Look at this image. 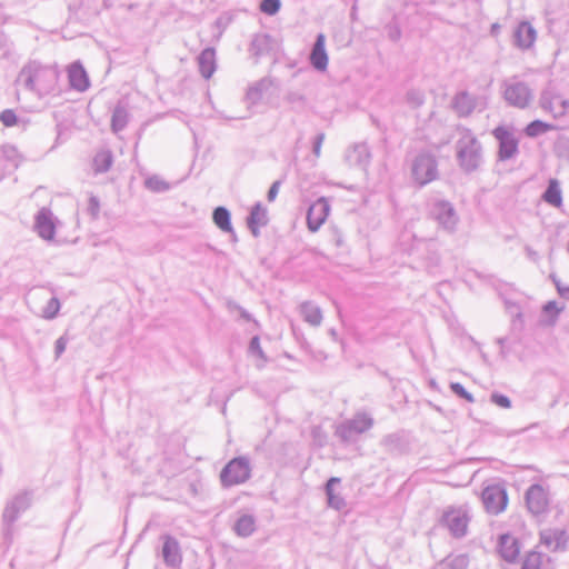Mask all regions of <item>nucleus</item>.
<instances>
[{
    "label": "nucleus",
    "instance_id": "obj_12",
    "mask_svg": "<svg viewBox=\"0 0 569 569\" xmlns=\"http://www.w3.org/2000/svg\"><path fill=\"white\" fill-rule=\"evenodd\" d=\"M469 518L461 509L451 508L447 510L441 519V522L451 535L456 538H461L467 533Z\"/></svg>",
    "mask_w": 569,
    "mask_h": 569
},
{
    "label": "nucleus",
    "instance_id": "obj_17",
    "mask_svg": "<svg viewBox=\"0 0 569 569\" xmlns=\"http://www.w3.org/2000/svg\"><path fill=\"white\" fill-rule=\"evenodd\" d=\"M273 81L269 77L261 78L260 80L250 84L247 89L244 100L248 103V107H252L258 104L264 93L272 87Z\"/></svg>",
    "mask_w": 569,
    "mask_h": 569
},
{
    "label": "nucleus",
    "instance_id": "obj_46",
    "mask_svg": "<svg viewBox=\"0 0 569 569\" xmlns=\"http://www.w3.org/2000/svg\"><path fill=\"white\" fill-rule=\"evenodd\" d=\"M469 563L468 557L466 555L456 556L450 560L451 569H467Z\"/></svg>",
    "mask_w": 569,
    "mask_h": 569
},
{
    "label": "nucleus",
    "instance_id": "obj_11",
    "mask_svg": "<svg viewBox=\"0 0 569 569\" xmlns=\"http://www.w3.org/2000/svg\"><path fill=\"white\" fill-rule=\"evenodd\" d=\"M499 143L498 158L501 161L512 159L518 153L519 141L511 129L499 126L492 131Z\"/></svg>",
    "mask_w": 569,
    "mask_h": 569
},
{
    "label": "nucleus",
    "instance_id": "obj_21",
    "mask_svg": "<svg viewBox=\"0 0 569 569\" xmlns=\"http://www.w3.org/2000/svg\"><path fill=\"white\" fill-rule=\"evenodd\" d=\"M248 228L254 237L260 234L259 228L264 227L268 223V212L267 209L260 203L257 202L251 211L249 217L247 218Z\"/></svg>",
    "mask_w": 569,
    "mask_h": 569
},
{
    "label": "nucleus",
    "instance_id": "obj_1",
    "mask_svg": "<svg viewBox=\"0 0 569 569\" xmlns=\"http://www.w3.org/2000/svg\"><path fill=\"white\" fill-rule=\"evenodd\" d=\"M460 137L456 142L457 159L465 172L476 171L482 162V147L469 129H459Z\"/></svg>",
    "mask_w": 569,
    "mask_h": 569
},
{
    "label": "nucleus",
    "instance_id": "obj_54",
    "mask_svg": "<svg viewBox=\"0 0 569 569\" xmlns=\"http://www.w3.org/2000/svg\"><path fill=\"white\" fill-rule=\"evenodd\" d=\"M280 184H281V182L279 180L274 181L271 184V187H270V189L268 190V193H267L268 201L271 202V201H273L277 198Z\"/></svg>",
    "mask_w": 569,
    "mask_h": 569
},
{
    "label": "nucleus",
    "instance_id": "obj_23",
    "mask_svg": "<svg viewBox=\"0 0 569 569\" xmlns=\"http://www.w3.org/2000/svg\"><path fill=\"white\" fill-rule=\"evenodd\" d=\"M198 66L199 71L204 79L211 78L217 69L216 50L213 48H206L202 50L198 57Z\"/></svg>",
    "mask_w": 569,
    "mask_h": 569
},
{
    "label": "nucleus",
    "instance_id": "obj_44",
    "mask_svg": "<svg viewBox=\"0 0 569 569\" xmlns=\"http://www.w3.org/2000/svg\"><path fill=\"white\" fill-rule=\"evenodd\" d=\"M490 401L505 409L511 408V400L502 393L492 392L490 396Z\"/></svg>",
    "mask_w": 569,
    "mask_h": 569
},
{
    "label": "nucleus",
    "instance_id": "obj_29",
    "mask_svg": "<svg viewBox=\"0 0 569 569\" xmlns=\"http://www.w3.org/2000/svg\"><path fill=\"white\" fill-rule=\"evenodd\" d=\"M271 42L269 34L257 33L251 40L249 51L253 57L259 58L271 49Z\"/></svg>",
    "mask_w": 569,
    "mask_h": 569
},
{
    "label": "nucleus",
    "instance_id": "obj_24",
    "mask_svg": "<svg viewBox=\"0 0 569 569\" xmlns=\"http://www.w3.org/2000/svg\"><path fill=\"white\" fill-rule=\"evenodd\" d=\"M341 479L338 477H331L326 483V496L328 506L336 510H341L346 507V501L343 497L336 490V487L339 486Z\"/></svg>",
    "mask_w": 569,
    "mask_h": 569
},
{
    "label": "nucleus",
    "instance_id": "obj_55",
    "mask_svg": "<svg viewBox=\"0 0 569 569\" xmlns=\"http://www.w3.org/2000/svg\"><path fill=\"white\" fill-rule=\"evenodd\" d=\"M560 310L561 309L557 307V303L555 301H549L543 306V311L546 313H553V316H558Z\"/></svg>",
    "mask_w": 569,
    "mask_h": 569
},
{
    "label": "nucleus",
    "instance_id": "obj_30",
    "mask_svg": "<svg viewBox=\"0 0 569 569\" xmlns=\"http://www.w3.org/2000/svg\"><path fill=\"white\" fill-rule=\"evenodd\" d=\"M542 199L550 206L560 208L562 206V193L560 183L557 179H550Z\"/></svg>",
    "mask_w": 569,
    "mask_h": 569
},
{
    "label": "nucleus",
    "instance_id": "obj_53",
    "mask_svg": "<svg viewBox=\"0 0 569 569\" xmlns=\"http://www.w3.org/2000/svg\"><path fill=\"white\" fill-rule=\"evenodd\" d=\"M407 97L408 100L417 107L423 103V96L418 91H410Z\"/></svg>",
    "mask_w": 569,
    "mask_h": 569
},
{
    "label": "nucleus",
    "instance_id": "obj_5",
    "mask_svg": "<svg viewBox=\"0 0 569 569\" xmlns=\"http://www.w3.org/2000/svg\"><path fill=\"white\" fill-rule=\"evenodd\" d=\"M429 214L447 232L453 233L456 231L459 217L451 202L442 199L430 201Z\"/></svg>",
    "mask_w": 569,
    "mask_h": 569
},
{
    "label": "nucleus",
    "instance_id": "obj_20",
    "mask_svg": "<svg viewBox=\"0 0 569 569\" xmlns=\"http://www.w3.org/2000/svg\"><path fill=\"white\" fill-rule=\"evenodd\" d=\"M541 543L550 548L552 551L565 549L568 542V535L565 530L550 529L545 530L540 535Z\"/></svg>",
    "mask_w": 569,
    "mask_h": 569
},
{
    "label": "nucleus",
    "instance_id": "obj_37",
    "mask_svg": "<svg viewBox=\"0 0 569 569\" xmlns=\"http://www.w3.org/2000/svg\"><path fill=\"white\" fill-rule=\"evenodd\" d=\"M146 187L153 192H163L169 189V183L158 176H151L144 181Z\"/></svg>",
    "mask_w": 569,
    "mask_h": 569
},
{
    "label": "nucleus",
    "instance_id": "obj_31",
    "mask_svg": "<svg viewBox=\"0 0 569 569\" xmlns=\"http://www.w3.org/2000/svg\"><path fill=\"white\" fill-rule=\"evenodd\" d=\"M233 530L237 536L247 538L256 530V519L252 515L240 516L233 525Z\"/></svg>",
    "mask_w": 569,
    "mask_h": 569
},
{
    "label": "nucleus",
    "instance_id": "obj_13",
    "mask_svg": "<svg viewBox=\"0 0 569 569\" xmlns=\"http://www.w3.org/2000/svg\"><path fill=\"white\" fill-rule=\"evenodd\" d=\"M526 503L533 515H541L547 511L549 499L547 491L541 485L535 483L526 491Z\"/></svg>",
    "mask_w": 569,
    "mask_h": 569
},
{
    "label": "nucleus",
    "instance_id": "obj_38",
    "mask_svg": "<svg viewBox=\"0 0 569 569\" xmlns=\"http://www.w3.org/2000/svg\"><path fill=\"white\" fill-rule=\"evenodd\" d=\"M542 565V555L536 551L529 552L521 566V569H540Z\"/></svg>",
    "mask_w": 569,
    "mask_h": 569
},
{
    "label": "nucleus",
    "instance_id": "obj_18",
    "mask_svg": "<svg viewBox=\"0 0 569 569\" xmlns=\"http://www.w3.org/2000/svg\"><path fill=\"white\" fill-rule=\"evenodd\" d=\"M68 78L72 89L83 92L89 86L88 74L80 62H73L68 69Z\"/></svg>",
    "mask_w": 569,
    "mask_h": 569
},
{
    "label": "nucleus",
    "instance_id": "obj_45",
    "mask_svg": "<svg viewBox=\"0 0 569 569\" xmlns=\"http://www.w3.org/2000/svg\"><path fill=\"white\" fill-rule=\"evenodd\" d=\"M286 101L292 106L303 107L305 106V96L298 91H290L286 96Z\"/></svg>",
    "mask_w": 569,
    "mask_h": 569
},
{
    "label": "nucleus",
    "instance_id": "obj_40",
    "mask_svg": "<svg viewBox=\"0 0 569 569\" xmlns=\"http://www.w3.org/2000/svg\"><path fill=\"white\" fill-rule=\"evenodd\" d=\"M40 78L48 79L49 86L44 88V91L49 92L51 87L54 86L58 80V72L54 69H50V68H42V69L38 68V80Z\"/></svg>",
    "mask_w": 569,
    "mask_h": 569
},
{
    "label": "nucleus",
    "instance_id": "obj_51",
    "mask_svg": "<svg viewBox=\"0 0 569 569\" xmlns=\"http://www.w3.org/2000/svg\"><path fill=\"white\" fill-rule=\"evenodd\" d=\"M68 339L66 336H61L54 343V356L59 358L66 350Z\"/></svg>",
    "mask_w": 569,
    "mask_h": 569
},
{
    "label": "nucleus",
    "instance_id": "obj_49",
    "mask_svg": "<svg viewBox=\"0 0 569 569\" xmlns=\"http://www.w3.org/2000/svg\"><path fill=\"white\" fill-rule=\"evenodd\" d=\"M550 277L557 288L558 293L562 298L569 299V286H565L555 274H551Z\"/></svg>",
    "mask_w": 569,
    "mask_h": 569
},
{
    "label": "nucleus",
    "instance_id": "obj_28",
    "mask_svg": "<svg viewBox=\"0 0 569 569\" xmlns=\"http://www.w3.org/2000/svg\"><path fill=\"white\" fill-rule=\"evenodd\" d=\"M113 163V154L109 149L99 150L92 160V169L96 174L109 171Z\"/></svg>",
    "mask_w": 569,
    "mask_h": 569
},
{
    "label": "nucleus",
    "instance_id": "obj_15",
    "mask_svg": "<svg viewBox=\"0 0 569 569\" xmlns=\"http://www.w3.org/2000/svg\"><path fill=\"white\" fill-rule=\"evenodd\" d=\"M330 211V206L325 198L318 199L313 202L307 212V224L308 229L312 232L319 230V228L326 221Z\"/></svg>",
    "mask_w": 569,
    "mask_h": 569
},
{
    "label": "nucleus",
    "instance_id": "obj_10",
    "mask_svg": "<svg viewBox=\"0 0 569 569\" xmlns=\"http://www.w3.org/2000/svg\"><path fill=\"white\" fill-rule=\"evenodd\" d=\"M540 107L553 118L563 117L569 111V100L559 94L552 86L545 88L539 99Z\"/></svg>",
    "mask_w": 569,
    "mask_h": 569
},
{
    "label": "nucleus",
    "instance_id": "obj_35",
    "mask_svg": "<svg viewBox=\"0 0 569 569\" xmlns=\"http://www.w3.org/2000/svg\"><path fill=\"white\" fill-rule=\"evenodd\" d=\"M552 129H553L552 124H549L541 120H533L526 127L525 133L528 137L536 138V137H538L542 133H546L547 131H550Z\"/></svg>",
    "mask_w": 569,
    "mask_h": 569
},
{
    "label": "nucleus",
    "instance_id": "obj_47",
    "mask_svg": "<svg viewBox=\"0 0 569 569\" xmlns=\"http://www.w3.org/2000/svg\"><path fill=\"white\" fill-rule=\"evenodd\" d=\"M88 212L97 219L100 212V201L96 196H91L88 202Z\"/></svg>",
    "mask_w": 569,
    "mask_h": 569
},
{
    "label": "nucleus",
    "instance_id": "obj_14",
    "mask_svg": "<svg viewBox=\"0 0 569 569\" xmlns=\"http://www.w3.org/2000/svg\"><path fill=\"white\" fill-rule=\"evenodd\" d=\"M161 539L163 541L161 556L166 566L172 569L180 568L182 563V552L179 541L170 535H164Z\"/></svg>",
    "mask_w": 569,
    "mask_h": 569
},
{
    "label": "nucleus",
    "instance_id": "obj_42",
    "mask_svg": "<svg viewBox=\"0 0 569 569\" xmlns=\"http://www.w3.org/2000/svg\"><path fill=\"white\" fill-rule=\"evenodd\" d=\"M281 7L280 0H262L260 2V10L269 16L276 14Z\"/></svg>",
    "mask_w": 569,
    "mask_h": 569
},
{
    "label": "nucleus",
    "instance_id": "obj_26",
    "mask_svg": "<svg viewBox=\"0 0 569 569\" xmlns=\"http://www.w3.org/2000/svg\"><path fill=\"white\" fill-rule=\"evenodd\" d=\"M477 99L467 91L458 93L453 99V109L459 117L469 116L476 108Z\"/></svg>",
    "mask_w": 569,
    "mask_h": 569
},
{
    "label": "nucleus",
    "instance_id": "obj_58",
    "mask_svg": "<svg viewBox=\"0 0 569 569\" xmlns=\"http://www.w3.org/2000/svg\"><path fill=\"white\" fill-rule=\"evenodd\" d=\"M329 333H330V336H331L332 338H335V339H336V337H337V332H336V330H335V329H331V330L329 331Z\"/></svg>",
    "mask_w": 569,
    "mask_h": 569
},
{
    "label": "nucleus",
    "instance_id": "obj_2",
    "mask_svg": "<svg viewBox=\"0 0 569 569\" xmlns=\"http://www.w3.org/2000/svg\"><path fill=\"white\" fill-rule=\"evenodd\" d=\"M33 501V491L24 490L17 493L11 500L6 503L2 512V536L7 545L12 542L13 523L19 517L31 507Z\"/></svg>",
    "mask_w": 569,
    "mask_h": 569
},
{
    "label": "nucleus",
    "instance_id": "obj_27",
    "mask_svg": "<svg viewBox=\"0 0 569 569\" xmlns=\"http://www.w3.org/2000/svg\"><path fill=\"white\" fill-rule=\"evenodd\" d=\"M300 315L303 320L313 327H319L322 322V311L319 306L312 301H305L299 306Z\"/></svg>",
    "mask_w": 569,
    "mask_h": 569
},
{
    "label": "nucleus",
    "instance_id": "obj_33",
    "mask_svg": "<svg viewBox=\"0 0 569 569\" xmlns=\"http://www.w3.org/2000/svg\"><path fill=\"white\" fill-rule=\"evenodd\" d=\"M212 219L216 226L223 232L233 233V228L230 221V212L224 207H217L213 210Z\"/></svg>",
    "mask_w": 569,
    "mask_h": 569
},
{
    "label": "nucleus",
    "instance_id": "obj_25",
    "mask_svg": "<svg viewBox=\"0 0 569 569\" xmlns=\"http://www.w3.org/2000/svg\"><path fill=\"white\" fill-rule=\"evenodd\" d=\"M347 161L352 166L365 168L370 161L369 147L366 143H357L346 153Z\"/></svg>",
    "mask_w": 569,
    "mask_h": 569
},
{
    "label": "nucleus",
    "instance_id": "obj_8",
    "mask_svg": "<svg viewBox=\"0 0 569 569\" xmlns=\"http://www.w3.org/2000/svg\"><path fill=\"white\" fill-rule=\"evenodd\" d=\"M437 160L430 153L418 154L411 167L412 178L419 186H426L438 177Z\"/></svg>",
    "mask_w": 569,
    "mask_h": 569
},
{
    "label": "nucleus",
    "instance_id": "obj_22",
    "mask_svg": "<svg viewBox=\"0 0 569 569\" xmlns=\"http://www.w3.org/2000/svg\"><path fill=\"white\" fill-rule=\"evenodd\" d=\"M515 43L521 49L530 48L536 40V30L529 22H521L515 30Z\"/></svg>",
    "mask_w": 569,
    "mask_h": 569
},
{
    "label": "nucleus",
    "instance_id": "obj_16",
    "mask_svg": "<svg viewBox=\"0 0 569 569\" xmlns=\"http://www.w3.org/2000/svg\"><path fill=\"white\" fill-rule=\"evenodd\" d=\"M310 63L318 71H325L328 67V54L326 51V37L319 33L310 53Z\"/></svg>",
    "mask_w": 569,
    "mask_h": 569
},
{
    "label": "nucleus",
    "instance_id": "obj_19",
    "mask_svg": "<svg viewBox=\"0 0 569 569\" xmlns=\"http://www.w3.org/2000/svg\"><path fill=\"white\" fill-rule=\"evenodd\" d=\"M498 550L506 561L513 562L520 552L519 541L511 535H501L499 538Z\"/></svg>",
    "mask_w": 569,
    "mask_h": 569
},
{
    "label": "nucleus",
    "instance_id": "obj_4",
    "mask_svg": "<svg viewBox=\"0 0 569 569\" xmlns=\"http://www.w3.org/2000/svg\"><path fill=\"white\" fill-rule=\"evenodd\" d=\"M250 477V460L243 456L231 459L220 472V481L224 488L244 483Z\"/></svg>",
    "mask_w": 569,
    "mask_h": 569
},
{
    "label": "nucleus",
    "instance_id": "obj_32",
    "mask_svg": "<svg viewBox=\"0 0 569 569\" xmlns=\"http://www.w3.org/2000/svg\"><path fill=\"white\" fill-rule=\"evenodd\" d=\"M128 121H129V112H128L127 108L123 104L118 103L112 112L111 130L114 133L120 132L121 130H123L126 128V126L128 124Z\"/></svg>",
    "mask_w": 569,
    "mask_h": 569
},
{
    "label": "nucleus",
    "instance_id": "obj_52",
    "mask_svg": "<svg viewBox=\"0 0 569 569\" xmlns=\"http://www.w3.org/2000/svg\"><path fill=\"white\" fill-rule=\"evenodd\" d=\"M325 138H326L325 133L321 132V133L317 134V137L313 141L312 152L317 158L320 157L321 146H322Z\"/></svg>",
    "mask_w": 569,
    "mask_h": 569
},
{
    "label": "nucleus",
    "instance_id": "obj_50",
    "mask_svg": "<svg viewBox=\"0 0 569 569\" xmlns=\"http://www.w3.org/2000/svg\"><path fill=\"white\" fill-rule=\"evenodd\" d=\"M390 40L398 41L401 37V30L397 23H389L386 27Z\"/></svg>",
    "mask_w": 569,
    "mask_h": 569
},
{
    "label": "nucleus",
    "instance_id": "obj_9",
    "mask_svg": "<svg viewBox=\"0 0 569 569\" xmlns=\"http://www.w3.org/2000/svg\"><path fill=\"white\" fill-rule=\"evenodd\" d=\"M481 500L487 512L501 513L508 505V495L503 485L492 483L483 488Z\"/></svg>",
    "mask_w": 569,
    "mask_h": 569
},
{
    "label": "nucleus",
    "instance_id": "obj_56",
    "mask_svg": "<svg viewBox=\"0 0 569 569\" xmlns=\"http://www.w3.org/2000/svg\"><path fill=\"white\" fill-rule=\"evenodd\" d=\"M237 310L239 311V315L242 319H244L247 321L251 320V316L247 310H244L243 308H241L239 306L237 307Z\"/></svg>",
    "mask_w": 569,
    "mask_h": 569
},
{
    "label": "nucleus",
    "instance_id": "obj_36",
    "mask_svg": "<svg viewBox=\"0 0 569 569\" xmlns=\"http://www.w3.org/2000/svg\"><path fill=\"white\" fill-rule=\"evenodd\" d=\"M249 352L250 355L259 358L260 362L257 363L258 368H262L264 363L267 362V357L260 346V339L258 336H254L251 338L249 343Z\"/></svg>",
    "mask_w": 569,
    "mask_h": 569
},
{
    "label": "nucleus",
    "instance_id": "obj_7",
    "mask_svg": "<svg viewBox=\"0 0 569 569\" xmlns=\"http://www.w3.org/2000/svg\"><path fill=\"white\" fill-rule=\"evenodd\" d=\"M373 426V419L365 413L358 412L352 419L346 420L337 427L336 435L343 442H352L357 436L366 432Z\"/></svg>",
    "mask_w": 569,
    "mask_h": 569
},
{
    "label": "nucleus",
    "instance_id": "obj_48",
    "mask_svg": "<svg viewBox=\"0 0 569 569\" xmlns=\"http://www.w3.org/2000/svg\"><path fill=\"white\" fill-rule=\"evenodd\" d=\"M3 157L6 160L11 162L13 167H17L18 163L16 162V158L18 157V150L13 146H6L3 147Z\"/></svg>",
    "mask_w": 569,
    "mask_h": 569
},
{
    "label": "nucleus",
    "instance_id": "obj_3",
    "mask_svg": "<svg viewBox=\"0 0 569 569\" xmlns=\"http://www.w3.org/2000/svg\"><path fill=\"white\" fill-rule=\"evenodd\" d=\"M62 222L50 209L41 208L38 211V237L53 246L70 243L67 237L60 234Z\"/></svg>",
    "mask_w": 569,
    "mask_h": 569
},
{
    "label": "nucleus",
    "instance_id": "obj_57",
    "mask_svg": "<svg viewBox=\"0 0 569 569\" xmlns=\"http://www.w3.org/2000/svg\"><path fill=\"white\" fill-rule=\"evenodd\" d=\"M24 223V221H22ZM26 224L32 230L36 231V213H33L29 221H26Z\"/></svg>",
    "mask_w": 569,
    "mask_h": 569
},
{
    "label": "nucleus",
    "instance_id": "obj_39",
    "mask_svg": "<svg viewBox=\"0 0 569 569\" xmlns=\"http://www.w3.org/2000/svg\"><path fill=\"white\" fill-rule=\"evenodd\" d=\"M60 310V301L52 297L47 302L46 307L42 309V317L44 319H53Z\"/></svg>",
    "mask_w": 569,
    "mask_h": 569
},
{
    "label": "nucleus",
    "instance_id": "obj_6",
    "mask_svg": "<svg viewBox=\"0 0 569 569\" xmlns=\"http://www.w3.org/2000/svg\"><path fill=\"white\" fill-rule=\"evenodd\" d=\"M502 87L503 98L512 107L525 109L533 99V93L529 86L516 77L503 81Z\"/></svg>",
    "mask_w": 569,
    "mask_h": 569
},
{
    "label": "nucleus",
    "instance_id": "obj_43",
    "mask_svg": "<svg viewBox=\"0 0 569 569\" xmlns=\"http://www.w3.org/2000/svg\"><path fill=\"white\" fill-rule=\"evenodd\" d=\"M450 389L452 390V392L455 395H457L460 398H463L468 402H470V403L475 402L473 396L470 392H468L461 383L451 382Z\"/></svg>",
    "mask_w": 569,
    "mask_h": 569
},
{
    "label": "nucleus",
    "instance_id": "obj_41",
    "mask_svg": "<svg viewBox=\"0 0 569 569\" xmlns=\"http://www.w3.org/2000/svg\"><path fill=\"white\" fill-rule=\"evenodd\" d=\"M0 121L4 127L10 128L18 124L19 118L12 109H4L0 112Z\"/></svg>",
    "mask_w": 569,
    "mask_h": 569
},
{
    "label": "nucleus",
    "instance_id": "obj_34",
    "mask_svg": "<svg viewBox=\"0 0 569 569\" xmlns=\"http://www.w3.org/2000/svg\"><path fill=\"white\" fill-rule=\"evenodd\" d=\"M17 86L33 91L36 88V69L29 63L19 73Z\"/></svg>",
    "mask_w": 569,
    "mask_h": 569
}]
</instances>
